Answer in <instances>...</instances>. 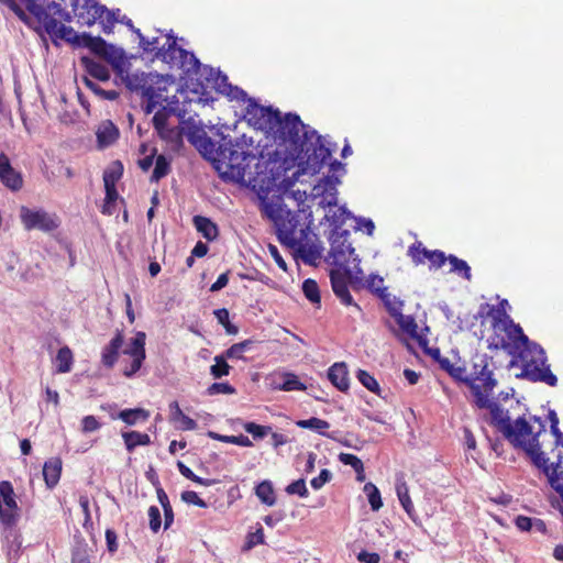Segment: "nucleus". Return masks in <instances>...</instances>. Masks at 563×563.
Here are the masks:
<instances>
[{"mask_svg": "<svg viewBox=\"0 0 563 563\" xmlns=\"http://www.w3.org/2000/svg\"><path fill=\"white\" fill-rule=\"evenodd\" d=\"M244 117L255 128L273 133L278 147L266 168L268 179L280 189H290L301 174L319 173L331 157L332 150L325 146L322 136L296 113L282 117L277 109L249 99Z\"/></svg>", "mask_w": 563, "mask_h": 563, "instance_id": "1", "label": "nucleus"}, {"mask_svg": "<svg viewBox=\"0 0 563 563\" xmlns=\"http://www.w3.org/2000/svg\"><path fill=\"white\" fill-rule=\"evenodd\" d=\"M27 14L21 13L24 22L38 35H89L80 34L66 27L65 21H69V14L80 24L91 25L101 18L103 7L93 0H26Z\"/></svg>", "mask_w": 563, "mask_h": 563, "instance_id": "2", "label": "nucleus"}, {"mask_svg": "<svg viewBox=\"0 0 563 563\" xmlns=\"http://www.w3.org/2000/svg\"><path fill=\"white\" fill-rule=\"evenodd\" d=\"M190 141L205 158L212 162L224 181L244 183L246 170L256 158L253 153V140L245 134L234 140L221 134L217 145L205 131H201L192 134Z\"/></svg>", "mask_w": 563, "mask_h": 563, "instance_id": "3", "label": "nucleus"}, {"mask_svg": "<svg viewBox=\"0 0 563 563\" xmlns=\"http://www.w3.org/2000/svg\"><path fill=\"white\" fill-rule=\"evenodd\" d=\"M45 47L48 46V40L55 45L60 46L63 43L70 44L74 48L87 47L95 55L103 58L114 69L121 70L124 64V52L122 48L107 43L103 37H40Z\"/></svg>", "mask_w": 563, "mask_h": 563, "instance_id": "4", "label": "nucleus"}, {"mask_svg": "<svg viewBox=\"0 0 563 563\" xmlns=\"http://www.w3.org/2000/svg\"><path fill=\"white\" fill-rule=\"evenodd\" d=\"M520 357L522 371L517 377L526 378L533 383H544L551 387L556 386L558 377L551 372L550 365L547 363L545 352L541 345L532 342L523 347Z\"/></svg>", "mask_w": 563, "mask_h": 563, "instance_id": "5", "label": "nucleus"}, {"mask_svg": "<svg viewBox=\"0 0 563 563\" xmlns=\"http://www.w3.org/2000/svg\"><path fill=\"white\" fill-rule=\"evenodd\" d=\"M264 213L274 222L278 241L285 245H296V231L299 225V214L282 203H266Z\"/></svg>", "mask_w": 563, "mask_h": 563, "instance_id": "6", "label": "nucleus"}, {"mask_svg": "<svg viewBox=\"0 0 563 563\" xmlns=\"http://www.w3.org/2000/svg\"><path fill=\"white\" fill-rule=\"evenodd\" d=\"M361 260L354 257V266L344 269L333 268L330 271L331 287L336 298L344 306H354L358 311L360 306L354 302L349 290V284L352 287H358L363 284L364 274L360 266Z\"/></svg>", "mask_w": 563, "mask_h": 563, "instance_id": "7", "label": "nucleus"}, {"mask_svg": "<svg viewBox=\"0 0 563 563\" xmlns=\"http://www.w3.org/2000/svg\"><path fill=\"white\" fill-rule=\"evenodd\" d=\"M126 88L141 98L162 97L167 87L174 82L172 75L157 73H133L124 78Z\"/></svg>", "mask_w": 563, "mask_h": 563, "instance_id": "8", "label": "nucleus"}, {"mask_svg": "<svg viewBox=\"0 0 563 563\" xmlns=\"http://www.w3.org/2000/svg\"><path fill=\"white\" fill-rule=\"evenodd\" d=\"M349 239V230L333 229L329 236L330 251L325 261L335 268L353 267L354 257L360 258Z\"/></svg>", "mask_w": 563, "mask_h": 563, "instance_id": "9", "label": "nucleus"}, {"mask_svg": "<svg viewBox=\"0 0 563 563\" xmlns=\"http://www.w3.org/2000/svg\"><path fill=\"white\" fill-rule=\"evenodd\" d=\"M490 423L512 444L520 435H530L532 427L525 417H518L514 422L510 420L509 412L505 411L497 402L489 409Z\"/></svg>", "mask_w": 563, "mask_h": 563, "instance_id": "10", "label": "nucleus"}, {"mask_svg": "<svg viewBox=\"0 0 563 563\" xmlns=\"http://www.w3.org/2000/svg\"><path fill=\"white\" fill-rule=\"evenodd\" d=\"M296 242V245L288 246L294 251L295 257L300 258L306 265L316 267L324 250L319 238L310 232L309 227H306L299 230Z\"/></svg>", "mask_w": 563, "mask_h": 563, "instance_id": "11", "label": "nucleus"}, {"mask_svg": "<svg viewBox=\"0 0 563 563\" xmlns=\"http://www.w3.org/2000/svg\"><path fill=\"white\" fill-rule=\"evenodd\" d=\"M20 220L26 231L40 230L45 233L55 231L60 222L55 213H49L46 210L31 209L25 206L20 208Z\"/></svg>", "mask_w": 563, "mask_h": 563, "instance_id": "12", "label": "nucleus"}, {"mask_svg": "<svg viewBox=\"0 0 563 563\" xmlns=\"http://www.w3.org/2000/svg\"><path fill=\"white\" fill-rule=\"evenodd\" d=\"M472 369L468 376L473 384H479L484 390L492 393L498 382L494 375L493 357L485 353H475L471 360Z\"/></svg>", "mask_w": 563, "mask_h": 563, "instance_id": "13", "label": "nucleus"}, {"mask_svg": "<svg viewBox=\"0 0 563 563\" xmlns=\"http://www.w3.org/2000/svg\"><path fill=\"white\" fill-rule=\"evenodd\" d=\"M511 445L515 449L522 450L531 459L533 465L544 474H549V471L555 467V463L549 464V459L542 451L538 434L520 435Z\"/></svg>", "mask_w": 563, "mask_h": 563, "instance_id": "14", "label": "nucleus"}, {"mask_svg": "<svg viewBox=\"0 0 563 563\" xmlns=\"http://www.w3.org/2000/svg\"><path fill=\"white\" fill-rule=\"evenodd\" d=\"M145 340L146 334L142 331H139L130 341L129 345L122 350L124 355L131 357V362L123 368V375L128 378L133 377L142 367V364L146 357Z\"/></svg>", "mask_w": 563, "mask_h": 563, "instance_id": "15", "label": "nucleus"}, {"mask_svg": "<svg viewBox=\"0 0 563 563\" xmlns=\"http://www.w3.org/2000/svg\"><path fill=\"white\" fill-rule=\"evenodd\" d=\"M339 179L334 176H325L319 180L312 188V196L320 198L319 205L322 207H335L338 205Z\"/></svg>", "mask_w": 563, "mask_h": 563, "instance_id": "16", "label": "nucleus"}, {"mask_svg": "<svg viewBox=\"0 0 563 563\" xmlns=\"http://www.w3.org/2000/svg\"><path fill=\"white\" fill-rule=\"evenodd\" d=\"M177 40L178 37H167L166 43L156 51V55L148 57V60H162L164 64L168 65L170 69H177L178 60L180 59L176 51H180L181 48L177 45Z\"/></svg>", "mask_w": 563, "mask_h": 563, "instance_id": "17", "label": "nucleus"}, {"mask_svg": "<svg viewBox=\"0 0 563 563\" xmlns=\"http://www.w3.org/2000/svg\"><path fill=\"white\" fill-rule=\"evenodd\" d=\"M498 316H493L494 325L496 327L498 322H501L504 325V330L506 331L508 338L514 342L519 341L523 347L528 346L532 343L529 338L523 333L522 328L519 324L514 323L512 319L500 310L497 311Z\"/></svg>", "mask_w": 563, "mask_h": 563, "instance_id": "18", "label": "nucleus"}, {"mask_svg": "<svg viewBox=\"0 0 563 563\" xmlns=\"http://www.w3.org/2000/svg\"><path fill=\"white\" fill-rule=\"evenodd\" d=\"M0 180L9 189L18 191L23 186L21 173L16 172L4 154H0Z\"/></svg>", "mask_w": 563, "mask_h": 563, "instance_id": "19", "label": "nucleus"}, {"mask_svg": "<svg viewBox=\"0 0 563 563\" xmlns=\"http://www.w3.org/2000/svg\"><path fill=\"white\" fill-rule=\"evenodd\" d=\"M124 343V335L121 331H117L114 336L101 351V363L107 368H112L118 362L120 351Z\"/></svg>", "mask_w": 563, "mask_h": 563, "instance_id": "20", "label": "nucleus"}, {"mask_svg": "<svg viewBox=\"0 0 563 563\" xmlns=\"http://www.w3.org/2000/svg\"><path fill=\"white\" fill-rule=\"evenodd\" d=\"M119 135V129L112 121H102L96 131L98 147L106 148L112 145L118 140Z\"/></svg>", "mask_w": 563, "mask_h": 563, "instance_id": "21", "label": "nucleus"}, {"mask_svg": "<svg viewBox=\"0 0 563 563\" xmlns=\"http://www.w3.org/2000/svg\"><path fill=\"white\" fill-rule=\"evenodd\" d=\"M395 488L401 507L412 520H416V510L413 507V503L411 501V498L409 496V489L402 475L397 476Z\"/></svg>", "mask_w": 563, "mask_h": 563, "instance_id": "22", "label": "nucleus"}, {"mask_svg": "<svg viewBox=\"0 0 563 563\" xmlns=\"http://www.w3.org/2000/svg\"><path fill=\"white\" fill-rule=\"evenodd\" d=\"M328 378L341 391L349 389V373L345 363H334L328 371Z\"/></svg>", "mask_w": 563, "mask_h": 563, "instance_id": "23", "label": "nucleus"}, {"mask_svg": "<svg viewBox=\"0 0 563 563\" xmlns=\"http://www.w3.org/2000/svg\"><path fill=\"white\" fill-rule=\"evenodd\" d=\"M80 63L90 77L100 81H108L110 79V71L108 67L96 62L93 58L89 56H81Z\"/></svg>", "mask_w": 563, "mask_h": 563, "instance_id": "24", "label": "nucleus"}, {"mask_svg": "<svg viewBox=\"0 0 563 563\" xmlns=\"http://www.w3.org/2000/svg\"><path fill=\"white\" fill-rule=\"evenodd\" d=\"M273 388L278 390L291 391L303 390L306 386L294 373H283L273 379Z\"/></svg>", "mask_w": 563, "mask_h": 563, "instance_id": "25", "label": "nucleus"}, {"mask_svg": "<svg viewBox=\"0 0 563 563\" xmlns=\"http://www.w3.org/2000/svg\"><path fill=\"white\" fill-rule=\"evenodd\" d=\"M62 473V461L53 457L44 463L43 477L48 488H54L59 482Z\"/></svg>", "mask_w": 563, "mask_h": 563, "instance_id": "26", "label": "nucleus"}, {"mask_svg": "<svg viewBox=\"0 0 563 563\" xmlns=\"http://www.w3.org/2000/svg\"><path fill=\"white\" fill-rule=\"evenodd\" d=\"M194 224L199 233L208 241H214L219 235L218 227L209 218L195 216Z\"/></svg>", "mask_w": 563, "mask_h": 563, "instance_id": "27", "label": "nucleus"}, {"mask_svg": "<svg viewBox=\"0 0 563 563\" xmlns=\"http://www.w3.org/2000/svg\"><path fill=\"white\" fill-rule=\"evenodd\" d=\"M296 424L302 429H310L317 431L320 435L336 440L333 433H328L325 430L330 427L329 422L317 417H311L306 420H298Z\"/></svg>", "mask_w": 563, "mask_h": 563, "instance_id": "28", "label": "nucleus"}, {"mask_svg": "<svg viewBox=\"0 0 563 563\" xmlns=\"http://www.w3.org/2000/svg\"><path fill=\"white\" fill-rule=\"evenodd\" d=\"M180 60H178L177 69L183 70L186 74L197 73L200 63L192 52L186 51L183 47L180 51H176Z\"/></svg>", "mask_w": 563, "mask_h": 563, "instance_id": "29", "label": "nucleus"}, {"mask_svg": "<svg viewBox=\"0 0 563 563\" xmlns=\"http://www.w3.org/2000/svg\"><path fill=\"white\" fill-rule=\"evenodd\" d=\"M169 410L172 420L179 421L181 430H195L197 428V422L181 411L177 401L169 404Z\"/></svg>", "mask_w": 563, "mask_h": 563, "instance_id": "30", "label": "nucleus"}, {"mask_svg": "<svg viewBox=\"0 0 563 563\" xmlns=\"http://www.w3.org/2000/svg\"><path fill=\"white\" fill-rule=\"evenodd\" d=\"M122 438L129 452H132L136 446L148 445L151 443V438L147 433L137 431L123 432Z\"/></svg>", "mask_w": 563, "mask_h": 563, "instance_id": "31", "label": "nucleus"}, {"mask_svg": "<svg viewBox=\"0 0 563 563\" xmlns=\"http://www.w3.org/2000/svg\"><path fill=\"white\" fill-rule=\"evenodd\" d=\"M148 417V411L142 408L124 409L121 410L117 416V418L121 419L128 426H134L139 421H146Z\"/></svg>", "mask_w": 563, "mask_h": 563, "instance_id": "32", "label": "nucleus"}, {"mask_svg": "<svg viewBox=\"0 0 563 563\" xmlns=\"http://www.w3.org/2000/svg\"><path fill=\"white\" fill-rule=\"evenodd\" d=\"M177 103L178 100L176 99V97L174 96L173 97V101L169 102V104L172 103ZM177 114L176 112V109L173 108L172 106H162L161 109H158L155 113H154V117L152 119V122H153V125H154V129L155 130H161L163 126H166L167 125V120H168V117L169 115H175Z\"/></svg>", "mask_w": 563, "mask_h": 563, "instance_id": "33", "label": "nucleus"}, {"mask_svg": "<svg viewBox=\"0 0 563 563\" xmlns=\"http://www.w3.org/2000/svg\"><path fill=\"white\" fill-rule=\"evenodd\" d=\"M255 495L257 498L267 506H273L276 503V496L271 481L265 479L255 487Z\"/></svg>", "mask_w": 563, "mask_h": 563, "instance_id": "34", "label": "nucleus"}, {"mask_svg": "<svg viewBox=\"0 0 563 563\" xmlns=\"http://www.w3.org/2000/svg\"><path fill=\"white\" fill-rule=\"evenodd\" d=\"M73 352L68 346H63L58 350L55 363L56 372L59 374L68 373L71 371L73 365Z\"/></svg>", "mask_w": 563, "mask_h": 563, "instance_id": "35", "label": "nucleus"}, {"mask_svg": "<svg viewBox=\"0 0 563 563\" xmlns=\"http://www.w3.org/2000/svg\"><path fill=\"white\" fill-rule=\"evenodd\" d=\"M8 508H16L18 504L15 501V495L13 490V486L9 481L0 482V509Z\"/></svg>", "mask_w": 563, "mask_h": 563, "instance_id": "36", "label": "nucleus"}, {"mask_svg": "<svg viewBox=\"0 0 563 563\" xmlns=\"http://www.w3.org/2000/svg\"><path fill=\"white\" fill-rule=\"evenodd\" d=\"M394 310V317L399 328L412 338L417 336V323L412 316H405L401 311Z\"/></svg>", "mask_w": 563, "mask_h": 563, "instance_id": "37", "label": "nucleus"}, {"mask_svg": "<svg viewBox=\"0 0 563 563\" xmlns=\"http://www.w3.org/2000/svg\"><path fill=\"white\" fill-rule=\"evenodd\" d=\"M468 388L472 391V395L475 398V405L481 409H490V407L496 402L493 400H489L488 396L490 393H487L484 390L483 386L479 384H472L468 386Z\"/></svg>", "mask_w": 563, "mask_h": 563, "instance_id": "38", "label": "nucleus"}, {"mask_svg": "<svg viewBox=\"0 0 563 563\" xmlns=\"http://www.w3.org/2000/svg\"><path fill=\"white\" fill-rule=\"evenodd\" d=\"M85 85L98 97L103 100H117L119 98V92L117 90H104L97 82H95L89 77L85 76L82 78Z\"/></svg>", "mask_w": 563, "mask_h": 563, "instance_id": "39", "label": "nucleus"}, {"mask_svg": "<svg viewBox=\"0 0 563 563\" xmlns=\"http://www.w3.org/2000/svg\"><path fill=\"white\" fill-rule=\"evenodd\" d=\"M224 353L214 356V364L210 367V374L218 379L230 374L231 366L228 364Z\"/></svg>", "mask_w": 563, "mask_h": 563, "instance_id": "40", "label": "nucleus"}, {"mask_svg": "<svg viewBox=\"0 0 563 563\" xmlns=\"http://www.w3.org/2000/svg\"><path fill=\"white\" fill-rule=\"evenodd\" d=\"M448 261L451 264L450 272L461 275L466 280H471V267L464 260L451 254L448 256Z\"/></svg>", "mask_w": 563, "mask_h": 563, "instance_id": "41", "label": "nucleus"}, {"mask_svg": "<svg viewBox=\"0 0 563 563\" xmlns=\"http://www.w3.org/2000/svg\"><path fill=\"white\" fill-rule=\"evenodd\" d=\"M208 437L213 439V440H217V441H221V442H225V443H232V444H236V445H240V446H252V441L246 437V435H243V434H240V435H222V434H219L214 431H209L208 432Z\"/></svg>", "mask_w": 563, "mask_h": 563, "instance_id": "42", "label": "nucleus"}, {"mask_svg": "<svg viewBox=\"0 0 563 563\" xmlns=\"http://www.w3.org/2000/svg\"><path fill=\"white\" fill-rule=\"evenodd\" d=\"M302 292L305 297L311 302L320 305L321 296L317 282L311 278H307L302 283Z\"/></svg>", "mask_w": 563, "mask_h": 563, "instance_id": "43", "label": "nucleus"}, {"mask_svg": "<svg viewBox=\"0 0 563 563\" xmlns=\"http://www.w3.org/2000/svg\"><path fill=\"white\" fill-rule=\"evenodd\" d=\"M561 465V455L558 456V461L555 462V467L549 471L548 476L549 483L551 487L558 493L561 494L563 492V472H559Z\"/></svg>", "mask_w": 563, "mask_h": 563, "instance_id": "44", "label": "nucleus"}, {"mask_svg": "<svg viewBox=\"0 0 563 563\" xmlns=\"http://www.w3.org/2000/svg\"><path fill=\"white\" fill-rule=\"evenodd\" d=\"M357 380L369 391L380 395V387L376 378L365 369L356 372Z\"/></svg>", "mask_w": 563, "mask_h": 563, "instance_id": "45", "label": "nucleus"}, {"mask_svg": "<svg viewBox=\"0 0 563 563\" xmlns=\"http://www.w3.org/2000/svg\"><path fill=\"white\" fill-rule=\"evenodd\" d=\"M363 490L367 495L372 510H379L383 506V501L378 488L373 483L368 482L364 485Z\"/></svg>", "mask_w": 563, "mask_h": 563, "instance_id": "46", "label": "nucleus"}, {"mask_svg": "<svg viewBox=\"0 0 563 563\" xmlns=\"http://www.w3.org/2000/svg\"><path fill=\"white\" fill-rule=\"evenodd\" d=\"M170 170L169 161L164 155H158L155 161V167L151 176V181H158Z\"/></svg>", "mask_w": 563, "mask_h": 563, "instance_id": "47", "label": "nucleus"}, {"mask_svg": "<svg viewBox=\"0 0 563 563\" xmlns=\"http://www.w3.org/2000/svg\"><path fill=\"white\" fill-rule=\"evenodd\" d=\"M177 468L184 477H186L187 479L192 481L194 483H197L199 485L209 487L216 483L214 479L202 478L200 476H197L187 465H185L180 461L177 462Z\"/></svg>", "mask_w": 563, "mask_h": 563, "instance_id": "48", "label": "nucleus"}, {"mask_svg": "<svg viewBox=\"0 0 563 563\" xmlns=\"http://www.w3.org/2000/svg\"><path fill=\"white\" fill-rule=\"evenodd\" d=\"M122 173H123V166L122 164L117 161L114 162L110 168H108L107 170H104L103 173V183H104V186H115V183L121 178L122 176Z\"/></svg>", "mask_w": 563, "mask_h": 563, "instance_id": "49", "label": "nucleus"}, {"mask_svg": "<svg viewBox=\"0 0 563 563\" xmlns=\"http://www.w3.org/2000/svg\"><path fill=\"white\" fill-rule=\"evenodd\" d=\"M140 47L142 48V58L147 59L153 55H156V51L161 48L158 46V37H139Z\"/></svg>", "mask_w": 563, "mask_h": 563, "instance_id": "50", "label": "nucleus"}, {"mask_svg": "<svg viewBox=\"0 0 563 563\" xmlns=\"http://www.w3.org/2000/svg\"><path fill=\"white\" fill-rule=\"evenodd\" d=\"M448 374L457 383H462L466 385L467 387L473 384V379L468 376L466 373V367L464 364L455 365L452 364L450 371Z\"/></svg>", "mask_w": 563, "mask_h": 563, "instance_id": "51", "label": "nucleus"}, {"mask_svg": "<svg viewBox=\"0 0 563 563\" xmlns=\"http://www.w3.org/2000/svg\"><path fill=\"white\" fill-rule=\"evenodd\" d=\"M214 316L220 324H222L228 334L234 335L239 332V328L230 322V314L227 308L214 310Z\"/></svg>", "mask_w": 563, "mask_h": 563, "instance_id": "52", "label": "nucleus"}, {"mask_svg": "<svg viewBox=\"0 0 563 563\" xmlns=\"http://www.w3.org/2000/svg\"><path fill=\"white\" fill-rule=\"evenodd\" d=\"M71 563H90L88 544L78 542L73 550Z\"/></svg>", "mask_w": 563, "mask_h": 563, "instance_id": "53", "label": "nucleus"}, {"mask_svg": "<svg viewBox=\"0 0 563 563\" xmlns=\"http://www.w3.org/2000/svg\"><path fill=\"white\" fill-rule=\"evenodd\" d=\"M213 81V87L223 95V92L228 89V87L231 85L229 82L228 76L222 74L220 70L210 69V78Z\"/></svg>", "mask_w": 563, "mask_h": 563, "instance_id": "54", "label": "nucleus"}, {"mask_svg": "<svg viewBox=\"0 0 563 563\" xmlns=\"http://www.w3.org/2000/svg\"><path fill=\"white\" fill-rule=\"evenodd\" d=\"M253 344L251 340H244L242 342L235 343L231 345L228 350H225L223 353L229 358H242V354L250 349V346Z\"/></svg>", "mask_w": 563, "mask_h": 563, "instance_id": "55", "label": "nucleus"}, {"mask_svg": "<svg viewBox=\"0 0 563 563\" xmlns=\"http://www.w3.org/2000/svg\"><path fill=\"white\" fill-rule=\"evenodd\" d=\"M244 430L251 433L254 439H263L272 432L271 426H261L255 422L244 423Z\"/></svg>", "mask_w": 563, "mask_h": 563, "instance_id": "56", "label": "nucleus"}, {"mask_svg": "<svg viewBox=\"0 0 563 563\" xmlns=\"http://www.w3.org/2000/svg\"><path fill=\"white\" fill-rule=\"evenodd\" d=\"M19 519V507L0 509V522L5 527H12Z\"/></svg>", "mask_w": 563, "mask_h": 563, "instance_id": "57", "label": "nucleus"}, {"mask_svg": "<svg viewBox=\"0 0 563 563\" xmlns=\"http://www.w3.org/2000/svg\"><path fill=\"white\" fill-rule=\"evenodd\" d=\"M423 256L430 261L431 268H441L448 261V257L445 256L444 252L440 250L423 251Z\"/></svg>", "mask_w": 563, "mask_h": 563, "instance_id": "58", "label": "nucleus"}, {"mask_svg": "<svg viewBox=\"0 0 563 563\" xmlns=\"http://www.w3.org/2000/svg\"><path fill=\"white\" fill-rule=\"evenodd\" d=\"M285 492L288 495H298L301 498H306L309 495L305 478L294 481L285 488Z\"/></svg>", "mask_w": 563, "mask_h": 563, "instance_id": "59", "label": "nucleus"}, {"mask_svg": "<svg viewBox=\"0 0 563 563\" xmlns=\"http://www.w3.org/2000/svg\"><path fill=\"white\" fill-rule=\"evenodd\" d=\"M338 459L342 464L351 466L355 473H361L362 466H364L362 460L354 454L340 453Z\"/></svg>", "mask_w": 563, "mask_h": 563, "instance_id": "60", "label": "nucleus"}, {"mask_svg": "<svg viewBox=\"0 0 563 563\" xmlns=\"http://www.w3.org/2000/svg\"><path fill=\"white\" fill-rule=\"evenodd\" d=\"M235 393L236 389L229 383H213L207 388V394L209 396H214L219 394L233 395Z\"/></svg>", "mask_w": 563, "mask_h": 563, "instance_id": "61", "label": "nucleus"}, {"mask_svg": "<svg viewBox=\"0 0 563 563\" xmlns=\"http://www.w3.org/2000/svg\"><path fill=\"white\" fill-rule=\"evenodd\" d=\"M379 297L383 299L389 314L391 317H394V310L393 309H396L397 311H401L402 310V301L397 299L396 297H393L390 296L389 292H387V290L383 294H379Z\"/></svg>", "mask_w": 563, "mask_h": 563, "instance_id": "62", "label": "nucleus"}, {"mask_svg": "<svg viewBox=\"0 0 563 563\" xmlns=\"http://www.w3.org/2000/svg\"><path fill=\"white\" fill-rule=\"evenodd\" d=\"M353 218L354 216L343 206L340 207L331 217V221L334 224V229L342 230L341 227L345 223L346 219Z\"/></svg>", "mask_w": 563, "mask_h": 563, "instance_id": "63", "label": "nucleus"}, {"mask_svg": "<svg viewBox=\"0 0 563 563\" xmlns=\"http://www.w3.org/2000/svg\"><path fill=\"white\" fill-rule=\"evenodd\" d=\"M263 543H264V532H263V528L261 526H258V528L254 532H250L247 534L244 549L251 550L254 547H256L258 544H263Z\"/></svg>", "mask_w": 563, "mask_h": 563, "instance_id": "64", "label": "nucleus"}]
</instances>
